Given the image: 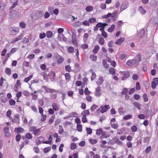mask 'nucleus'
<instances>
[{"instance_id":"obj_3","label":"nucleus","mask_w":158,"mask_h":158,"mask_svg":"<svg viewBox=\"0 0 158 158\" xmlns=\"http://www.w3.org/2000/svg\"><path fill=\"white\" fill-rule=\"evenodd\" d=\"M41 128H39L37 129L35 127L32 126L29 128V131L31 132H33V134L35 135H38L41 130Z\"/></svg>"},{"instance_id":"obj_27","label":"nucleus","mask_w":158,"mask_h":158,"mask_svg":"<svg viewBox=\"0 0 158 158\" xmlns=\"http://www.w3.org/2000/svg\"><path fill=\"white\" fill-rule=\"evenodd\" d=\"M72 41L73 44L75 46L77 47L78 46L77 40L76 38L72 39Z\"/></svg>"},{"instance_id":"obj_5","label":"nucleus","mask_w":158,"mask_h":158,"mask_svg":"<svg viewBox=\"0 0 158 158\" xmlns=\"http://www.w3.org/2000/svg\"><path fill=\"white\" fill-rule=\"evenodd\" d=\"M42 88L44 89L45 92L46 93H52L57 92V91L55 89L49 88H48L44 85L42 86Z\"/></svg>"},{"instance_id":"obj_7","label":"nucleus","mask_w":158,"mask_h":158,"mask_svg":"<svg viewBox=\"0 0 158 158\" xmlns=\"http://www.w3.org/2000/svg\"><path fill=\"white\" fill-rule=\"evenodd\" d=\"M24 35L23 33H21L18 35L16 38L13 39L12 40V41L11 42V43H13L17 42L19 40H21L23 37Z\"/></svg>"},{"instance_id":"obj_64","label":"nucleus","mask_w":158,"mask_h":158,"mask_svg":"<svg viewBox=\"0 0 158 158\" xmlns=\"http://www.w3.org/2000/svg\"><path fill=\"white\" fill-rule=\"evenodd\" d=\"M96 21V19L95 18H92L89 19V22L90 23H92Z\"/></svg>"},{"instance_id":"obj_51","label":"nucleus","mask_w":158,"mask_h":158,"mask_svg":"<svg viewBox=\"0 0 158 158\" xmlns=\"http://www.w3.org/2000/svg\"><path fill=\"white\" fill-rule=\"evenodd\" d=\"M82 121L83 123H86L87 122V119L86 116H82Z\"/></svg>"},{"instance_id":"obj_35","label":"nucleus","mask_w":158,"mask_h":158,"mask_svg":"<svg viewBox=\"0 0 158 158\" xmlns=\"http://www.w3.org/2000/svg\"><path fill=\"white\" fill-rule=\"evenodd\" d=\"M98 42L100 44L102 45H103L105 43L104 39L102 37H101L99 39Z\"/></svg>"},{"instance_id":"obj_52","label":"nucleus","mask_w":158,"mask_h":158,"mask_svg":"<svg viewBox=\"0 0 158 158\" xmlns=\"http://www.w3.org/2000/svg\"><path fill=\"white\" fill-rule=\"evenodd\" d=\"M46 36V34L44 33H41L40 34L39 37L40 39H43Z\"/></svg>"},{"instance_id":"obj_25","label":"nucleus","mask_w":158,"mask_h":158,"mask_svg":"<svg viewBox=\"0 0 158 158\" xmlns=\"http://www.w3.org/2000/svg\"><path fill=\"white\" fill-rule=\"evenodd\" d=\"M99 48L100 47L99 46H95L94 47V49L93 50V52L94 53H97L98 52Z\"/></svg>"},{"instance_id":"obj_33","label":"nucleus","mask_w":158,"mask_h":158,"mask_svg":"<svg viewBox=\"0 0 158 158\" xmlns=\"http://www.w3.org/2000/svg\"><path fill=\"white\" fill-rule=\"evenodd\" d=\"M77 130L79 132H81L82 131V126L80 124L77 125Z\"/></svg>"},{"instance_id":"obj_42","label":"nucleus","mask_w":158,"mask_h":158,"mask_svg":"<svg viewBox=\"0 0 158 158\" xmlns=\"http://www.w3.org/2000/svg\"><path fill=\"white\" fill-rule=\"evenodd\" d=\"M9 104L10 106H13L14 105L15 103V101L13 99H10L9 101Z\"/></svg>"},{"instance_id":"obj_1","label":"nucleus","mask_w":158,"mask_h":158,"mask_svg":"<svg viewBox=\"0 0 158 158\" xmlns=\"http://www.w3.org/2000/svg\"><path fill=\"white\" fill-rule=\"evenodd\" d=\"M141 61V55L138 54L133 59L129 60V66L138 64Z\"/></svg>"},{"instance_id":"obj_11","label":"nucleus","mask_w":158,"mask_h":158,"mask_svg":"<svg viewBox=\"0 0 158 158\" xmlns=\"http://www.w3.org/2000/svg\"><path fill=\"white\" fill-rule=\"evenodd\" d=\"M44 138L43 137L40 136L37 139L36 144L38 145L40 144L41 143H43V142H44Z\"/></svg>"},{"instance_id":"obj_24","label":"nucleus","mask_w":158,"mask_h":158,"mask_svg":"<svg viewBox=\"0 0 158 158\" xmlns=\"http://www.w3.org/2000/svg\"><path fill=\"white\" fill-rule=\"evenodd\" d=\"M115 28V25L114 24H112L111 27L108 29V31L110 32H112Z\"/></svg>"},{"instance_id":"obj_60","label":"nucleus","mask_w":158,"mask_h":158,"mask_svg":"<svg viewBox=\"0 0 158 158\" xmlns=\"http://www.w3.org/2000/svg\"><path fill=\"white\" fill-rule=\"evenodd\" d=\"M96 77V74L95 73L93 72L92 73L91 79V81H93L94 80Z\"/></svg>"},{"instance_id":"obj_20","label":"nucleus","mask_w":158,"mask_h":158,"mask_svg":"<svg viewBox=\"0 0 158 158\" xmlns=\"http://www.w3.org/2000/svg\"><path fill=\"white\" fill-rule=\"evenodd\" d=\"M119 140V139L115 137L110 140V142L112 144H114L117 143V142Z\"/></svg>"},{"instance_id":"obj_48","label":"nucleus","mask_w":158,"mask_h":158,"mask_svg":"<svg viewBox=\"0 0 158 158\" xmlns=\"http://www.w3.org/2000/svg\"><path fill=\"white\" fill-rule=\"evenodd\" d=\"M1 100L2 102L5 103L7 101V99L6 97L2 96L1 97Z\"/></svg>"},{"instance_id":"obj_31","label":"nucleus","mask_w":158,"mask_h":158,"mask_svg":"<svg viewBox=\"0 0 158 158\" xmlns=\"http://www.w3.org/2000/svg\"><path fill=\"white\" fill-rule=\"evenodd\" d=\"M96 134L98 135H100L102 134V129L100 128L97 130Z\"/></svg>"},{"instance_id":"obj_43","label":"nucleus","mask_w":158,"mask_h":158,"mask_svg":"<svg viewBox=\"0 0 158 158\" xmlns=\"http://www.w3.org/2000/svg\"><path fill=\"white\" fill-rule=\"evenodd\" d=\"M38 102L40 105L42 106L44 104V100L43 99H39L38 100Z\"/></svg>"},{"instance_id":"obj_18","label":"nucleus","mask_w":158,"mask_h":158,"mask_svg":"<svg viewBox=\"0 0 158 158\" xmlns=\"http://www.w3.org/2000/svg\"><path fill=\"white\" fill-rule=\"evenodd\" d=\"M81 115L82 116H86L90 114V113L89 110H84L81 114Z\"/></svg>"},{"instance_id":"obj_22","label":"nucleus","mask_w":158,"mask_h":158,"mask_svg":"<svg viewBox=\"0 0 158 158\" xmlns=\"http://www.w3.org/2000/svg\"><path fill=\"white\" fill-rule=\"evenodd\" d=\"M47 37L48 38H51L53 35V33L51 31H48L46 33Z\"/></svg>"},{"instance_id":"obj_59","label":"nucleus","mask_w":158,"mask_h":158,"mask_svg":"<svg viewBox=\"0 0 158 158\" xmlns=\"http://www.w3.org/2000/svg\"><path fill=\"white\" fill-rule=\"evenodd\" d=\"M90 92L89 90L87 88H86L84 90V93L85 95H88L90 94Z\"/></svg>"},{"instance_id":"obj_63","label":"nucleus","mask_w":158,"mask_h":158,"mask_svg":"<svg viewBox=\"0 0 158 158\" xmlns=\"http://www.w3.org/2000/svg\"><path fill=\"white\" fill-rule=\"evenodd\" d=\"M102 36L104 38H106L107 37V34L105 31H103L102 32Z\"/></svg>"},{"instance_id":"obj_30","label":"nucleus","mask_w":158,"mask_h":158,"mask_svg":"<svg viewBox=\"0 0 158 158\" xmlns=\"http://www.w3.org/2000/svg\"><path fill=\"white\" fill-rule=\"evenodd\" d=\"M90 58L93 61H95L97 59V56L94 55H92L90 56Z\"/></svg>"},{"instance_id":"obj_16","label":"nucleus","mask_w":158,"mask_h":158,"mask_svg":"<svg viewBox=\"0 0 158 158\" xmlns=\"http://www.w3.org/2000/svg\"><path fill=\"white\" fill-rule=\"evenodd\" d=\"M122 74L123 75V76L122 78V80H124L128 78V72L126 73L124 72H122Z\"/></svg>"},{"instance_id":"obj_28","label":"nucleus","mask_w":158,"mask_h":158,"mask_svg":"<svg viewBox=\"0 0 158 158\" xmlns=\"http://www.w3.org/2000/svg\"><path fill=\"white\" fill-rule=\"evenodd\" d=\"M93 7L91 6H88L85 8V10L86 11L90 12L92 11L93 10Z\"/></svg>"},{"instance_id":"obj_58","label":"nucleus","mask_w":158,"mask_h":158,"mask_svg":"<svg viewBox=\"0 0 158 158\" xmlns=\"http://www.w3.org/2000/svg\"><path fill=\"white\" fill-rule=\"evenodd\" d=\"M152 19L153 20L154 23L156 24H158V17H153L152 18Z\"/></svg>"},{"instance_id":"obj_53","label":"nucleus","mask_w":158,"mask_h":158,"mask_svg":"<svg viewBox=\"0 0 158 158\" xmlns=\"http://www.w3.org/2000/svg\"><path fill=\"white\" fill-rule=\"evenodd\" d=\"M21 138V135L20 134H17L16 136V140L17 142L20 141Z\"/></svg>"},{"instance_id":"obj_62","label":"nucleus","mask_w":158,"mask_h":158,"mask_svg":"<svg viewBox=\"0 0 158 158\" xmlns=\"http://www.w3.org/2000/svg\"><path fill=\"white\" fill-rule=\"evenodd\" d=\"M81 48L84 49H86L88 48V46L87 44H84L81 45Z\"/></svg>"},{"instance_id":"obj_17","label":"nucleus","mask_w":158,"mask_h":158,"mask_svg":"<svg viewBox=\"0 0 158 158\" xmlns=\"http://www.w3.org/2000/svg\"><path fill=\"white\" fill-rule=\"evenodd\" d=\"M124 40V38L121 37L118 39L117 41L115 42V44L118 45H119L121 44L122 42Z\"/></svg>"},{"instance_id":"obj_6","label":"nucleus","mask_w":158,"mask_h":158,"mask_svg":"<svg viewBox=\"0 0 158 158\" xmlns=\"http://www.w3.org/2000/svg\"><path fill=\"white\" fill-rule=\"evenodd\" d=\"M110 108V107L109 105H105L104 106H101L100 107V109H101L100 112L102 113H103L106 112Z\"/></svg>"},{"instance_id":"obj_37","label":"nucleus","mask_w":158,"mask_h":158,"mask_svg":"<svg viewBox=\"0 0 158 158\" xmlns=\"http://www.w3.org/2000/svg\"><path fill=\"white\" fill-rule=\"evenodd\" d=\"M77 145L75 143H72L70 144V148L71 150H74L76 148Z\"/></svg>"},{"instance_id":"obj_49","label":"nucleus","mask_w":158,"mask_h":158,"mask_svg":"<svg viewBox=\"0 0 158 158\" xmlns=\"http://www.w3.org/2000/svg\"><path fill=\"white\" fill-rule=\"evenodd\" d=\"M26 26V24L23 22H21L19 23V26L22 28H24Z\"/></svg>"},{"instance_id":"obj_9","label":"nucleus","mask_w":158,"mask_h":158,"mask_svg":"<svg viewBox=\"0 0 158 158\" xmlns=\"http://www.w3.org/2000/svg\"><path fill=\"white\" fill-rule=\"evenodd\" d=\"M145 30L142 28L138 32L137 34V36L139 38H141L143 35H144Z\"/></svg>"},{"instance_id":"obj_8","label":"nucleus","mask_w":158,"mask_h":158,"mask_svg":"<svg viewBox=\"0 0 158 158\" xmlns=\"http://www.w3.org/2000/svg\"><path fill=\"white\" fill-rule=\"evenodd\" d=\"M153 81L152 82L151 87L152 89H155L156 86L158 84V79L157 78H154Z\"/></svg>"},{"instance_id":"obj_55","label":"nucleus","mask_w":158,"mask_h":158,"mask_svg":"<svg viewBox=\"0 0 158 158\" xmlns=\"http://www.w3.org/2000/svg\"><path fill=\"white\" fill-rule=\"evenodd\" d=\"M90 143L92 144H94L97 143V140L95 139H91L89 140Z\"/></svg>"},{"instance_id":"obj_45","label":"nucleus","mask_w":158,"mask_h":158,"mask_svg":"<svg viewBox=\"0 0 158 158\" xmlns=\"http://www.w3.org/2000/svg\"><path fill=\"white\" fill-rule=\"evenodd\" d=\"M89 37V34L88 33H85L83 36V40L84 42H85L87 40V38Z\"/></svg>"},{"instance_id":"obj_2","label":"nucleus","mask_w":158,"mask_h":158,"mask_svg":"<svg viewBox=\"0 0 158 158\" xmlns=\"http://www.w3.org/2000/svg\"><path fill=\"white\" fill-rule=\"evenodd\" d=\"M53 58L56 60V62L58 64L62 63L64 60V58L57 53H55L54 54Z\"/></svg>"},{"instance_id":"obj_32","label":"nucleus","mask_w":158,"mask_h":158,"mask_svg":"<svg viewBox=\"0 0 158 158\" xmlns=\"http://www.w3.org/2000/svg\"><path fill=\"white\" fill-rule=\"evenodd\" d=\"M98 107V106L96 105L95 104H94L90 107V110L92 112H93L94 110H96Z\"/></svg>"},{"instance_id":"obj_34","label":"nucleus","mask_w":158,"mask_h":158,"mask_svg":"<svg viewBox=\"0 0 158 158\" xmlns=\"http://www.w3.org/2000/svg\"><path fill=\"white\" fill-rule=\"evenodd\" d=\"M139 137L137 138V142H136V140L135 139V142H136V144H135V143H134L133 144V146H134L135 147H136L138 145V143H139L140 144H141V140L140 139H139Z\"/></svg>"},{"instance_id":"obj_61","label":"nucleus","mask_w":158,"mask_h":158,"mask_svg":"<svg viewBox=\"0 0 158 158\" xmlns=\"http://www.w3.org/2000/svg\"><path fill=\"white\" fill-rule=\"evenodd\" d=\"M65 69L66 71L70 72L71 70V68L69 65H68L65 66Z\"/></svg>"},{"instance_id":"obj_39","label":"nucleus","mask_w":158,"mask_h":158,"mask_svg":"<svg viewBox=\"0 0 158 158\" xmlns=\"http://www.w3.org/2000/svg\"><path fill=\"white\" fill-rule=\"evenodd\" d=\"M111 127L114 129H117L118 127V124L117 123H111Z\"/></svg>"},{"instance_id":"obj_57","label":"nucleus","mask_w":158,"mask_h":158,"mask_svg":"<svg viewBox=\"0 0 158 158\" xmlns=\"http://www.w3.org/2000/svg\"><path fill=\"white\" fill-rule=\"evenodd\" d=\"M114 42L113 41L111 40L108 43V46L109 47L111 48L113 46V44Z\"/></svg>"},{"instance_id":"obj_47","label":"nucleus","mask_w":158,"mask_h":158,"mask_svg":"<svg viewBox=\"0 0 158 158\" xmlns=\"http://www.w3.org/2000/svg\"><path fill=\"white\" fill-rule=\"evenodd\" d=\"M86 130L88 134H91L92 133V130L89 127H86Z\"/></svg>"},{"instance_id":"obj_44","label":"nucleus","mask_w":158,"mask_h":158,"mask_svg":"<svg viewBox=\"0 0 158 158\" xmlns=\"http://www.w3.org/2000/svg\"><path fill=\"white\" fill-rule=\"evenodd\" d=\"M26 137L28 139H32V136L30 133H27L25 135Z\"/></svg>"},{"instance_id":"obj_36","label":"nucleus","mask_w":158,"mask_h":158,"mask_svg":"<svg viewBox=\"0 0 158 158\" xmlns=\"http://www.w3.org/2000/svg\"><path fill=\"white\" fill-rule=\"evenodd\" d=\"M109 72L112 75H114L115 73V72L114 68H110L109 69Z\"/></svg>"},{"instance_id":"obj_41","label":"nucleus","mask_w":158,"mask_h":158,"mask_svg":"<svg viewBox=\"0 0 158 158\" xmlns=\"http://www.w3.org/2000/svg\"><path fill=\"white\" fill-rule=\"evenodd\" d=\"M6 73L8 75H10L11 74V70L9 68H6L5 70Z\"/></svg>"},{"instance_id":"obj_40","label":"nucleus","mask_w":158,"mask_h":158,"mask_svg":"<svg viewBox=\"0 0 158 158\" xmlns=\"http://www.w3.org/2000/svg\"><path fill=\"white\" fill-rule=\"evenodd\" d=\"M51 150V148L50 147H47L45 148L44 150V153L48 152Z\"/></svg>"},{"instance_id":"obj_50","label":"nucleus","mask_w":158,"mask_h":158,"mask_svg":"<svg viewBox=\"0 0 158 158\" xmlns=\"http://www.w3.org/2000/svg\"><path fill=\"white\" fill-rule=\"evenodd\" d=\"M54 116H52L51 118H50L49 120V124H51L53 122L54 119Z\"/></svg>"},{"instance_id":"obj_46","label":"nucleus","mask_w":158,"mask_h":158,"mask_svg":"<svg viewBox=\"0 0 158 158\" xmlns=\"http://www.w3.org/2000/svg\"><path fill=\"white\" fill-rule=\"evenodd\" d=\"M68 51L70 53H73L74 51V49L73 47L72 46L69 47L68 48Z\"/></svg>"},{"instance_id":"obj_4","label":"nucleus","mask_w":158,"mask_h":158,"mask_svg":"<svg viewBox=\"0 0 158 158\" xmlns=\"http://www.w3.org/2000/svg\"><path fill=\"white\" fill-rule=\"evenodd\" d=\"M9 30L11 35H16L19 32V28L16 27H12L10 28Z\"/></svg>"},{"instance_id":"obj_29","label":"nucleus","mask_w":158,"mask_h":158,"mask_svg":"<svg viewBox=\"0 0 158 158\" xmlns=\"http://www.w3.org/2000/svg\"><path fill=\"white\" fill-rule=\"evenodd\" d=\"M33 77L32 75H30L28 77L25 78L24 80V81L25 82H27Z\"/></svg>"},{"instance_id":"obj_15","label":"nucleus","mask_w":158,"mask_h":158,"mask_svg":"<svg viewBox=\"0 0 158 158\" xmlns=\"http://www.w3.org/2000/svg\"><path fill=\"white\" fill-rule=\"evenodd\" d=\"M52 106L54 110L56 111L59 109V107L57 104L56 103H53L52 104Z\"/></svg>"},{"instance_id":"obj_10","label":"nucleus","mask_w":158,"mask_h":158,"mask_svg":"<svg viewBox=\"0 0 158 158\" xmlns=\"http://www.w3.org/2000/svg\"><path fill=\"white\" fill-rule=\"evenodd\" d=\"M128 92V89L127 88H124L123 89V91L122 92L121 94L123 95H125V98L126 100L128 99V96L126 95Z\"/></svg>"},{"instance_id":"obj_12","label":"nucleus","mask_w":158,"mask_h":158,"mask_svg":"<svg viewBox=\"0 0 158 158\" xmlns=\"http://www.w3.org/2000/svg\"><path fill=\"white\" fill-rule=\"evenodd\" d=\"M23 131L24 129L20 127L17 128H15V132L17 134H19L21 133V132H23Z\"/></svg>"},{"instance_id":"obj_56","label":"nucleus","mask_w":158,"mask_h":158,"mask_svg":"<svg viewBox=\"0 0 158 158\" xmlns=\"http://www.w3.org/2000/svg\"><path fill=\"white\" fill-rule=\"evenodd\" d=\"M13 4L11 5V6L10 8V10L14 8L15 7V6L17 5L18 2H13Z\"/></svg>"},{"instance_id":"obj_38","label":"nucleus","mask_w":158,"mask_h":158,"mask_svg":"<svg viewBox=\"0 0 158 158\" xmlns=\"http://www.w3.org/2000/svg\"><path fill=\"white\" fill-rule=\"evenodd\" d=\"M143 101L144 102H147L148 100V98L147 95L146 94H144L143 96Z\"/></svg>"},{"instance_id":"obj_54","label":"nucleus","mask_w":158,"mask_h":158,"mask_svg":"<svg viewBox=\"0 0 158 158\" xmlns=\"http://www.w3.org/2000/svg\"><path fill=\"white\" fill-rule=\"evenodd\" d=\"M42 117L41 119V121L42 122H44L45 120L47 118V116L46 115L44 114H41Z\"/></svg>"},{"instance_id":"obj_13","label":"nucleus","mask_w":158,"mask_h":158,"mask_svg":"<svg viewBox=\"0 0 158 158\" xmlns=\"http://www.w3.org/2000/svg\"><path fill=\"white\" fill-rule=\"evenodd\" d=\"M107 25L106 23H102L101 22H99L97 24V26L98 28L105 27Z\"/></svg>"},{"instance_id":"obj_26","label":"nucleus","mask_w":158,"mask_h":158,"mask_svg":"<svg viewBox=\"0 0 158 158\" xmlns=\"http://www.w3.org/2000/svg\"><path fill=\"white\" fill-rule=\"evenodd\" d=\"M65 78L66 80L68 81H69L70 80L71 77L70 76V75L69 73H65L64 75Z\"/></svg>"},{"instance_id":"obj_21","label":"nucleus","mask_w":158,"mask_h":158,"mask_svg":"<svg viewBox=\"0 0 158 158\" xmlns=\"http://www.w3.org/2000/svg\"><path fill=\"white\" fill-rule=\"evenodd\" d=\"M102 64L105 68L107 69L109 68V65L107 63L106 61V60H102Z\"/></svg>"},{"instance_id":"obj_19","label":"nucleus","mask_w":158,"mask_h":158,"mask_svg":"<svg viewBox=\"0 0 158 158\" xmlns=\"http://www.w3.org/2000/svg\"><path fill=\"white\" fill-rule=\"evenodd\" d=\"M139 10L140 13L142 15H144L146 13V11L141 6H140L139 8Z\"/></svg>"},{"instance_id":"obj_14","label":"nucleus","mask_w":158,"mask_h":158,"mask_svg":"<svg viewBox=\"0 0 158 158\" xmlns=\"http://www.w3.org/2000/svg\"><path fill=\"white\" fill-rule=\"evenodd\" d=\"M104 81V80L102 77H100L99 78L98 80L96 82V83L97 85H101Z\"/></svg>"},{"instance_id":"obj_23","label":"nucleus","mask_w":158,"mask_h":158,"mask_svg":"<svg viewBox=\"0 0 158 158\" xmlns=\"http://www.w3.org/2000/svg\"><path fill=\"white\" fill-rule=\"evenodd\" d=\"M133 104H134V106L135 107H137L139 110H141V109L140 108V106H141V105L139 104V102H135L133 103Z\"/></svg>"}]
</instances>
